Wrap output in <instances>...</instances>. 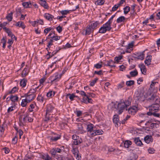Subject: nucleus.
I'll return each mask as SVG.
<instances>
[{
    "label": "nucleus",
    "mask_w": 160,
    "mask_h": 160,
    "mask_svg": "<svg viewBox=\"0 0 160 160\" xmlns=\"http://www.w3.org/2000/svg\"><path fill=\"white\" fill-rule=\"evenodd\" d=\"M55 94V92L53 91H50L47 94V96L48 97H52L54 96Z\"/></svg>",
    "instance_id": "79ce46f5"
},
{
    "label": "nucleus",
    "mask_w": 160,
    "mask_h": 160,
    "mask_svg": "<svg viewBox=\"0 0 160 160\" xmlns=\"http://www.w3.org/2000/svg\"><path fill=\"white\" fill-rule=\"evenodd\" d=\"M29 70L28 68H25L22 71V77H25L27 76Z\"/></svg>",
    "instance_id": "bb28decb"
},
{
    "label": "nucleus",
    "mask_w": 160,
    "mask_h": 160,
    "mask_svg": "<svg viewBox=\"0 0 160 160\" xmlns=\"http://www.w3.org/2000/svg\"><path fill=\"white\" fill-rule=\"evenodd\" d=\"M29 103L27 102L26 99H23L22 100V102L21 103V105L22 107H24L26 106L27 103Z\"/></svg>",
    "instance_id": "49530a36"
},
{
    "label": "nucleus",
    "mask_w": 160,
    "mask_h": 160,
    "mask_svg": "<svg viewBox=\"0 0 160 160\" xmlns=\"http://www.w3.org/2000/svg\"><path fill=\"white\" fill-rule=\"evenodd\" d=\"M93 31V29L91 27L90 25L88 26L85 31V35H89Z\"/></svg>",
    "instance_id": "aec40b11"
},
{
    "label": "nucleus",
    "mask_w": 160,
    "mask_h": 160,
    "mask_svg": "<svg viewBox=\"0 0 160 160\" xmlns=\"http://www.w3.org/2000/svg\"><path fill=\"white\" fill-rule=\"evenodd\" d=\"M35 103H33L30 105V107L29 108V110L30 112H32L33 111V109L35 108Z\"/></svg>",
    "instance_id": "864d4df0"
},
{
    "label": "nucleus",
    "mask_w": 160,
    "mask_h": 160,
    "mask_svg": "<svg viewBox=\"0 0 160 160\" xmlns=\"http://www.w3.org/2000/svg\"><path fill=\"white\" fill-rule=\"evenodd\" d=\"M38 88V87L35 88V89L31 88L30 90L27 93L30 94H35V93L36 92V89Z\"/></svg>",
    "instance_id": "4c0bfd02"
},
{
    "label": "nucleus",
    "mask_w": 160,
    "mask_h": 160,
    "mask_svg": "<svg viewBox=\"0 0 160 160\" xmlns=\"http://www.w3.org/2000/svg\"><path fill=\"white\" fill-rule=\"evenodd\" d=\"M72 149L71 151L74 155H76V154L79 153V152L78 148H75L74 146H72Z\"/></svg>",
    "instance_id": "c9c22d12"
},
{
    "label": "nucleus",
    "mask_w": 160,
    "mask_h": 160,
    "mask_svg": "<svg viewBox=\"0 0 160 160\" xmlns=\"http://www.w3.org/2000/svg\"><path fill=\"white\" fill-rule=\"evenodd\" d=\"M27 80L25 79H23L20 82V84L21 86L24 87L26 85Z\"/></svg>",
    "instance_id": "ea45409f"
},
{
    "label": "nucleus",
    "mask_w": 160,
    "mask_h": 160,
    "mask_svg": "<svg viewBox=\"0 0 160 160\" xmlns=\"http://www.w3.org/2000/svg\"><path fill=\"white\" fill-rule=\"evenodd\" d=\"M10 99L13 102L17 101L18 100V97L16 96L11 95L10 97Z\"/></svg>",
    "instance_id": "2f4dec72"
},
{
    "label": "nucleus",
    "mask_w": 160,
    "mask_h": 160,
    "mask_svg": "<svg viewBox=\"0 0 160 160\" xmlns=\"http://www.w3.org/2000/svg\"><path fill=\"white\" fill-rule=\"evenodd\" d=\"M74 156L77 160H80L81 159V156L79 152L74 155Z\"/></svg>",
    "instance_id": "4d7b16f0"
},
{
    "label": "nucleus",
    "mask_w": 160,
    "mask_h": 160,
    "mask_svg": "<svg viewBox=\"0 0 160 160\" xmlns=\"http://www.w3.org/2000/svg\"><path fill=\"white\" fill-rule=\"evenodd\" d=\"M156 112H149L147 113V114L148 115H153L154 116L159 117L160 115L159 113H156Z\"/></svg>",
    "instance_id": "72a5a7b5"
},
{
    "label": "nucleus",
    "mask_w": 160,
    "mask_h": 160,
    "mask_svg": "<svg viewBox=\"0 0 160 160\" xmlns=\"http://www.w3.org/2000/svg\"><path fill=\"white\" fill-rule=\"evenodd\" d=\"M22 5L26 8H30L31 6V3L30 2H25L22 3Z\"/></svg>",
    "instance_id": "473e14b6"
},
{
    "label": "nucleus",
    "mask_w": 160,
    "mask_h": 160,
    "mask_svg": "<svg viewBox=\"0 0 160 160\" xmlns=\"http://www.w3.org/2000/svg\"><path fill=\"white\" fill-rule=\"evenodd\" d=\"M130 74L132 77H135L138 74V72L136 69L130 72Z\"/></svg>",
    "instance_id": "c03bdc74"
},
{
    "label": "nucleus",
    "mask_w": 160,
    "mask_h": 160,
    "mask_svg": "<svg viewBox=\"0 0 160 160\" xmlns=\"http://www.w3.org/2000/svg\"><path fill=\"white\" fill-rule=\"evenodd\" d=\"M134 142L138 146H142L143 144L140 139L139 137L136 138H134Z\"/></svg>",
    "instance_id": "dca6fc26"
},
{
    "label": "nucleus",
    "mask_w": 160,
    "mask_h": 160,
    "mask_svg": "<svg viewBox=\"0 0 160 160\" xmlns=\"http://www.w3.org/2000/svg\"><path fill=\"white\" fill-rule=\"evenodd\" d=\"M112 22L108 21L106 23L103 25V26L108 31H109L112 29L111 27V23Z\"/></svg>",
    "instance_id": "4468645a"
},
{
    "label": "nucleus",
    "mask_w": 160,
    "mask_h": 160,
    "mask_svg": "<svg viewBox=\"0 0 160 160\" xmlns=\"http://www.w3.org/2000/svg\"><path fill=\"white\" fill-rule=\"evenodd\" d=\"M46 80V78L45 77H43V78H41L39 80V82L41 85H43V82L45 81Z\"/></svg>",
    "instance_id": "0e129e2a"
},
{
    "label": "nucleus",
    "mask_w": 160,
    "mask_h": 160,
    "mask_svg": "<svg viewBox=\"0 0 160 160\" xmlns=\"http://www.w3.org/2000/svg\"><path fill=\"white\" fill-rule=\"evenodd\" d=\"M124 13L125 14H127L130 10V7L129 6H127L123 8Z\"/></svg>",
    "instance_id": "a19ab883"
},
{
    "label": "nucleus",
    "mask_w": 160,
    "mask_h": 160,
    "mask_svg": "<svg viewBox=\"0 0 160 160\" xmlns=\"http://www.w3.org/2000/svg\"><path fill=\"white\" fill-rule=\"evenodd\" d=\"M13 12H11L9 13H8L7 16L6 18L10 22L11 21L12 19V14Z\"/></svg>",
    "instance_id": "c85d7f7f"
},
{
    "label": "nucleus",
    "mask_w": 160,
    "mask_h": 160,
    "mask_svg": "<svg viewBox=\"0 0 160 160\" xmlns=\"http://www.w3.org/2000/svg\"><path fill=\"white\" fill-rule=\"evenodd\" d=\"M107 31H108L107 30L102 26L100 28L99 32L100 33H105Z\"/></svg>",
    "instance_id": "e433bc0d"
},
{
    "label": "nucleus",
    "mask_w": 160,
    "mask_h": 160,
    "mask_svg": "<svg viewBox=\"0 0 160 160\" xmlns=\"http://www.w3.org/2000/svg\"><path fill=\"white\" fill-rule=\"evenodd\" d=\"M93 132V133H92V137H93L97 135L102 134H103V131L101 130H94V132Z\"/></svg>",
    "instance_id": "412c9836"
},
{
    "label": "nucleus",
    "mask_w": 160,
    "mask_h": 160,
    "mask_svg": "<svg viewBox=\"0 0 160 160\" xmlns=\"http://www.w3.org/2000/svg\"><path fill=\"white\" fill-rule=\"evenodd\" d=\"M61 137V136L60 135L55 133H53L52 136H50L49 138L51 141L53 142L57 141Z\"/></svg>",
    "instance_id": "6e6552de"
},
{
    "label": "nucleus",
    "mask_w": 160,
    "mask_h": 160,
    "mask_svg": "<svg viewBox=\"0 0 160 160\" xmlns=\"http://www.w3.org/2000/svg\"><path fill=\"white\" fill-rule=\"evenodd\" d=\"M52 29V28L50 27L45 28L44 30V32L46 34H47Z\"/></svg>",
    "instance_id": "e2e57ef3"
},
{
    "label": "nucleus",
    "mask_w": 160,
    "mask_h": 160,
    "mask_svg": "<svg viewBox=\"0 0 160 160\" xmlns=\"http://www.w3.org/2000/svg\"><path fill=\"white\" fill-rule=\"evenodd\" d=\"M138 109L136 106H133L130 107L127 111L129 114L132 115H134L137 112Z\"/></svg>",
    "instance_id": "0eeeda50"
},
{
    "label": "nucleus",
    "mask_w": 160,
    "mask_h": 160,
    "mask_svg": "<svg viewBox=\"0 0 160 160\" xmlns=\"http://www.w3.org/2000/svg\"><path fill=\"white\" fill-rule=\"evenodd\" d=\"M134 83V81L133 80H130L127 81L126 82V85L128 86H130Z\"/></svg>",
    "instance_id": "a18cd8bd"
},
{
    "label": "nucleus",
    "mask_w": 160,
    "mask_h": 160,
    "mask_svg": "<svg viewBox=\"0 0 160 160\" xmlns=\"http://www.w3.org/2000/svg\"><path fill=\"white\" fill-rule=\"evenodd\" d=\"M132 142L129 140L126 141L124 143V146L125 148H128L132 144Z\"/></svg>",
    "instance_id": "cd10ccee"
},
{
    "label": "nucleus",
    "mask_w": 160,
    "mask_h": 160,
    "mask_svg": "<svg viewBox=\"0 0 160 160\" xmlns=\"http://www.w3.org/2000/svg\"><path fill=\"white\" fill-rule=\"evenodd\" d=\"M66 97L67 98L69 97V99L71 100H73L74 98L76 96L74 95V94H68L67 95Z\"/></svg>",
    "instance_id": "37998d69"
},
{
    "label": "nucleus",
    "mask_w": 160,
    "mask_h": 160,
    "mask_svg": "<svg viewBox=\"0 0 160 160\" xmlns=\"http://www.w3.org/2000/svg\"><path fill=\"white\" fill-rule=\"evenodd\" d=\"M28 116V113H26L21 114L19 118V125L22 126L24 125L27 121V117Z\"/></svg>",
    "instance_id": "7ed1b4c3"
},
{
    "label": "nucleus",
    "mask_w": 160,
    "mask_h": 160,
    "mask_svg": "<svg viewBox=\"0 0 160 160\" xmlns=\"http://www.w3.org/2000/svg\"><path fill=\"white\" fill-rule=\"evenodd\" d=\"M115 62L112 60L108 61L107 62V63H103V64L106 66H108L111 68L115 67V65H114Z\"/></svg>",
    "instance_id": "a211bd4d"
},
{
    "label": "nucleus",
    "mask_w": 160,
    "mask_h": 160,
    "mask_svg": "<svg viewBox=\"0 0 160 160\" xmlns=\"http://www.w3.org/2000/svg\"><path fill=\"white\" fill-rule=\"evenodd\" d=\"M36 97V94H30L27 93L26 99L29 103L32 100Z\"/></svg>",
    "instance_id": "ddd939ff"
},
{
    "label": "nucleus",
    "mask_w": 160,
    "mask_h": 160,
    "mask_svg": "<svg viewBox=\"0 0 160 160\" xmlns=\"http://www.w3.org/2000/svg\"><path fill=\"white\" fill-rule=\"evenodd\" d=\"M62 151V150L61 149L54 148L50 150V153L52 155L55 156L57 152L61 153Z\"/></svg>",
    "instance_id": "9b49d317"
},
{
    "label": "nucleus",
    "mask_w": 160,
    "mask_h": 160,
    "mask_svg": "<svg viewBox=\"0 0 160 160\" xmlns=\"http://www.w3.org/2000/svg\"><path fill=\"white\" fill-rule=\"evenodd\" d=\"M139 67L142 73L144 74H146L147 70L145 66L143 64H142L139 65Z\"/></svg>",
    "instance_id": "a878e982"
},
{
    "label": "nucleus",
    "mask_w": 160,
    "mask_h": 160,
    "mask_svg": "<svg viewBox=\"0 0 160 160\" xmlns=\"http://www.w3.org/2000/svg\"><path fill=\"white\" fill-rule=\"evenodd\" d=\"M118 116V115H114L113 118V122L114 123L116 124L115 126L118 125V123H119V119Z\"/></svg>",
    "instance_id": "b1692460"
},
{
    "label": "nucleus",
    "mask_w": 160,
    "mask_h": 160,
    "mask_svg": "<svg viewBox=\"0 0 160 160\" xmlns=\"http://www.w3.org/2000/svg\"><path fill=\"white\" fill-rule=\"evenodd\" d=\"M38 101H39L40 102H43L44 100L43 98L42 97L41 95H39L37 98Z\"/></svg>",
    "instance_id": "338daca9"
},
{
    "label": "nucleus",
    "mask_w": 160,
    "mask_h": 160,
    "mask_svg": "<svg viewBox=\"0 0 160 160\" xmlns=\"http://www.w3.org/2000/svg\"><path fill=\"white\" fill-rule=\"evenodd\" d=\"M6 40L4 38H3L1 39V43L3 44L2 47L3 48H5L6 47Z\"/></svg>",
    "instance_id": "5fc2aeb1"
},
{
    "label": "nucleus",
    "mask_w": 160,
    "mask_h": 160,
    "mask_svg": "<svg viewBox=\"0 0 160 160\" xmlns=\"http://www.w3.org/2000/svg\"><path fill=\"white\" fill-rule=\"evenodd\" d=\"M51 38L52 40L53 41H57L60 39V37L58 36H55V35H53L52 37H51Z\"/></svg>",
    "instance_id": "603ef678"
},
{
    "label": "nucleus",
    "mask_w": 160,
    "mask_h": 160,
    "mask_svg": "<svg viewBox=\"0 0 160 160\" xmlns=\"http://www.w3.org/2000/svg\"><path fill=\"white\" fill-rule=\"evenodd\" d=\"M119 7V5L118 4L115 5L112 8V11L113 12L116 11Z\"/></svg>",
    "instance_id": "13d9d810"
},
{
    "label": "nucleus",
    "mask_w": 160,
    "mask_h": 160,
    "mask_svg": "<svg viewBox=\"0 0 160 160\" xmlns=\"http://www.w3.org/2000/svg\"><path fill=\"white\" fill-rule=\"evenodd\" d=\"M99 24V22H98V21H96L94 22L93 23L91 24V27H92V28L93 29L95 27H96L98 24Z\"/></svg>",
    "instance_id": "8fccbe9b"
},
{
    "label": "nucleus",
    "mask_w": 160,
    "mask_h": 160,
    "mask_svg": "<svg viewBox=\"0 0 160 160\" xmlns=\"http://www.w3.org/2000/svg\"><path fill=\"white\" fill-rule=\"evenodd\" d=\"M138 158V156L133 152L131 153L128 156L127 160H136Z\"/></svg>",
    "instance_id": "1a4fd4ad"
},
{
    "label": "nucleus",
    "mask_w": 160,
    "mask_h": 160,
    "mask_svg": "<svg viewBox=\"0 0 160 160\" xmlns=\"http://www.w3.org/2000/svg\"><path fill=\"white\" fill-rule=\"evenodd\" d=\"M158 104L155 103L152 105L149 109V112H158Z\"/></svg>",
    "instance_id": "9d476101"
},
{
    "label": "nucleus",
    "mask_w": 160,
    "mask_h": 160,
    "mask_svg": "<svg viewBox=\"0 0 160 160\" xmlns=\"http://www.w3.org/2000/svg\"><path fill=\"white\" fill-rule=\"evenodd\" d=\"M44 17L48 20L51 21L54 18V17L52 15L48 13H46L44 14Z\"/></svg>",
    "instance_id": "6ab92c4d"
},
{
    "label": "nucleus",
    "mask_w": 160,
    "mask_h": 160,
    "mask_svg": "<svg viewBox=\"0 0 160 160\" xmlns=\"http://www.w3.org/2000/svg\"><path fill=\"white\" fill-rule=\"evenodd\" d=\"M71 10H62L60 11V12L62 15H66L68 13L70 12V11Z\"/></svg>",
    "instance_id": "3c124183"
},
{
    "label": "nucleus",
    "mask_w": 160,
    "mask_h": 160,
    "mask_svg": "<svg viewBox=\"0 0 160 160\" xmlns=\"http://www.w3.org/2000/svg\"><path fill=\"white\" fill-rule=\"evenodd\" d=\"M39 3L41 6L43 7L44 8L48 9V6L47 3L46 1H40Z\"/></svg>",
    "instance_id": "7c9ffc66"
},
{
    "label": "nucleus",
    "mask_w": 160,
    "mask_h": 160,
    "mask_svg": "<svg viewBox=\"0 0 160 160\" xmlns=\"http://www.w3.org/2000/svg\"><path fill=\"white\" fill-rule=\"evenodd\" d=\"M144 51H143L142 52L137 53L136 54L135 58L141 60L143 59L144 57Z\"/></svg>",
    "instance_id": "2eb2a0df"
},
{
    "label": "nucleus",
    "mask_w": 160,
    "mask_h": 160,
    "mask_svg": "<svg viewBox=\"0 0 160 160\" xmlns=\"http://www.w3.org/2000/svg\"><path fill=\"white\" fill-rule=\"evenodd\" d=\"M151 56L149 55L147 56L146 57V60L145 61V63L148 66L150 64V62L151 61Z\"/></svg>",
    "instance_id": "393cba45"
},
{
    "label": "nucleus",
    "mask_w": 160,
    "mask_h": 160,
    "mask_svg": "<svg viewBox=\"0 0 160 160\" xmlns=\"http://www.w3.org/2000/svg\"><path fill=\"white\" fill-rule=\"evenodd\" d=\"M148 152L150 154H153L154 153L155 150L152 148H149L148 150Z\"/></svg>",
    "instance_id": "052dcab7"
},
{
    "label": "nucleus",
    "mask_w": 160,
    "mask_h": 160,
    "mask_svg": "<svg viewBox=\"0 0 160 160\" xmlns=\"http://www.w3.org/2000/svg\"><path fill=\"white\" fill-rule=\"evenodd\" d=\"M108 151L109 152H117L118 151H119L118 149L114 148L112 147H110L108 149Z\"/></svg>",
    "instance_id": "6e6d98bb"
},
{
    "label": "nucleus",
    "mask_w": 160,
    "mask_h": 160,
    "mask_svg": "<svg viewBox=\"0 0 160 160\" xmlns=\"http://www.w3.org/2000/svg\"><path fill=\"white\" fill-rule=\"evenodd\" d=\"M3 30L8 34V35H11L12 32L10 29L8 28H4Z\"/></svg>",
    "instance_id": "09e8293b"
},
{
    "label": "nucleus",
    "mask_w": 160,
    "mask_h": 160,
    "mask_svg": "<svg viewBox=\"0 0 160 160\" xmlns=\"http://www.w3.org/2000/svg\"><path fill=\"white\" fill-rule=\"evenodd\" d=\"M144 140L145 142L147 143H149L152 141V139L151 136H147L144 138Z\"/></svg>",
    "instance_id": "4be33fe9"
},
{
    "label": "nucleus",
    "mask_w": 160,
    "mask_h": 160,
    "mask_svg": "<svg viewBox=\"0 0 160 160\" xmlns=\"http://www.w3.org/2000/svg\"><path fill=\"white\" fill-rule=\"evenodd\" d=\"M150 124V127L151 128H158L159 127L160 125V122L158 121L156 123L152 122V120L151 119L148 120L146 124V125H148L149 124Z\"/></svg>",
    "instance_id": "423d86ee"
},
{
    "label": "nucleus",
    "mask_w": 160,
    "mask_h": 160,
    "mask_svg": "<svg viewBox=\"0 0 160 160\" xmlns=\"http://www.w3.org/2000/svg\"><path fill=\"white\" fill-rule=\"evenodd\" d=\"M75 113L76 114L77 116L78 117L81 116L82 114V112L80 111H76Z\"/></svg>",
    "instance_id": "774afa93"
},
{
    "label": "nucleus",
    "mask_w": 160,
    "mask_h": 160,
    "mask_svg": "<svg viewBox=\"0 0 160 160\" xmlns=\"http://www.w3.org/2000/svg\"><path fill=\"white\" fill-rule=\"evenodd\" d=\"M61 59V58L58 59H57V60H56L55 61L52 62L50 66V68H52L54 64H56L58 62L60 61Z\"/></svg>",
    "instance_id": "bf43d9fd"
},
{
    "label": "nucleus",
    "mask_w": 160,
    "mask_h": 160,
    "mask_svg": "<svg viewBox=\"0 0 160 160\" xmlns=\"http://www.w3.org/2000/svg\"><path fill=\"white\" fill-rule=\"evenodd\" d=\"M86 97H84L82 99V102L86 104L88 103V97L87 96Z\"/></svg>",
    "instance_id": "69168bd1"
},
{
    "label": "nucleus",
    "mask_w": 160,
    "mask_h": 160,
    "mask_svg": "<svg viewBox=\"0 0 160 160\" xmlns=\"http://www.w3.org/2000/svg\"><path fill=\"white\" fill-rule=\"evenodd\" d=\"M41 158L43 160H52V158L48 154H44L41 156Z\"/></svg>",
    "instance_id": "5701e85b"
},
{
    "label": "nucleus",
    "mask_w": 160,
    "mask_h": 160,
    "mask_svg": "<svg viewBox=\"0 0 160 160\" xmlns=\"http://www.w3.org/2000/svg\"><path fill=\"white\" fill-rule=\"evenodd\" d=\"M104 0H97L95 2V4L97 5H102L104 4Z\"/></svg>",
    "instance_id": "f704fd0d"
},
{
    "label": "nucleus",
    "mask_w": 160,
    "mask_h": 160,
    "mask_svg": "<svg viewBox=\"0 0 160 160\" xmlns=\"http://www.w3.org/2000/svg\"><path fill=\"white\" fill-rule=\"evenodd\" d=\"M15 109V105H13V106H11V107H9L7 110V112L8 113H9L10 112L12 111L14 109Z\"/></svg>",
    "instance_id": "de8ad7c7"
},
{
    "label": "nucleus",
    "mask_w": 160,
    "mask_h": 160,
    "mask_svg": "<svg viewBox=\"0 0 160 160\" xmlns=\"http://www.w3.org/2000/svg\"><path fill=\"white\" fill-rule=\"evenodd\" d=\"M148 100L153 103H159L160 102V99L159 97L155 94H152L148 98Z\"/></svg>",
    "instance_id": "39448f33"
},
{
    "label": "nucleus",
    "mask_w": 160,
    "mask_h": 160,
    "mask_svg": "<svg viewBox=\"0 0 160 160\" xmlns=\"http://www.w3.org/2000/svg\"><path fill=\"white\" fill-rule=\"evenodd\" d=\"M60 77H59L58 74L56 73L54 75L50 77L51 83H53V82H56L59 80Z\"/></svg>",
    "instance_id": "f8f14e48"
},
{
    "label": "nucleus",
    "mask_w": 160,
    "mask_h": 160,
    "mask_svg": "<svg viewBox=\"0 0 160 160\" xmlns=\"http://www.w3.org/2000/svg\"><path fill=\"white\" fill-rule=\"evenodd\" d=\"M16 25L17 26L21 27L22 29H24L25 27V26L24 23L21 21H19L17 22Z\"/></svg>",
    "instance_id": "c756f323"
},
{
    "label": "nucleus",
    "mask_w": 160,
    "mask_h": 160,
    "mask_svg": "<svg viewBox=\"0 0 160 160\" xmlns=\"http://www.w3.org/2000/svg\"><path fill=\"white\" fill-rule=\"evenodd\" d=\"M82 138H78V139H77L73 141V144H72V146H74V147L75 145H78L82 143Z\"/></svg>",
    "instance_id": "f3484780"
},
{
    "label": "nucleus",
    "mask_w": 160,
    "mask_h": 160,
    "mask_svg": "<svg viewBox=\"0 0 160 160\" xmlns=\"http://www.w3.org/2000/svg\"><path fill=\"white\" fill-rule=\"evenodd\" d=\"M98 80V78H96L94 80H93L90 82V85L91 86H93L96 83Z\"/></svg>",
    "instance_id": "680f3d73"
},
{
    "label": "nucleus",
    "mask_w": 160,
    "mask_h": 160,
    "mask_svg": "<svg viewBox=\"0 0 160 160\" xmlns=\"http://www.w3.org/2000/svg\"><path fill=\"white\" fill-rule=\"evenodd\" d=\"M87 130L88 134L90 137H92L93 132H94V125L92 123H89L87 125Z\"/></svg>",
    "instance_id": "20e7f679"
},
{
    "label": "nucleus",
    "mask_w": 160,
    "mask_h": 160,
    "mask_svg": "<svg viewBox=\"0 0 160 160\" xmlns=\"http://www.w3.org/2000/svg\"><path fill=\"white\" fill-rule=\"evenodd\" d=\"M132 100V98L131 97H129L125 101L123 99L121 100L118 105L119 109L118 113L119 114L122 113L124 109L127 110V107L131 104Z\"/></svg>",
    "instance_id": "f257e3e1"
},
{
    "label": "nucleus",
    "mask_w": 160,
    "mask_h": 160,
    "mask_svg": "<svg viewBox=\"0 0 160 160\" xmlns=\"http://www.w3.org/2000/svg\"><path fill=\"white\" fill-rule=\"evenodd\" d=\"M125 19V18L124 16H122L120 17L117 20V22L118 23H119L122 22Z\"/></svg>",
    "instance_id": "58836bf2"
},
{
    "label": "nucleus",
    "mask_w": 160,
    "mask_h": 160,
    "mask_svg": "<svg viewBox=\"0 0 160 160\" xmlns=\"http://www.w3.org/2000/svg\"><path fill=\"white\" fill-rule=\"evenodd\" d=\"M54 109V107L50 104L48 105L47 106L46 111L45 121H48L50 119V116L51 115V113L52 112Z\"/></svg>",
    "instance_id": "f03ea898"
}]
</instances>
